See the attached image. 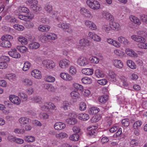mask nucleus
Listing matches in <instances>:
<instances>
[{"label":"nucleus","mask_w":147,"mask_h":147,"mask_svg":"<svg viewBox=\"0 0 147 147\" xmlns=\"http://www.w3.org/2000/svg\"><path fill=\"white\" fill-rule=\"evenodd\" d=\"M110 26H109L107 25H104L102 26V29L103 30L105 31L106 32L108 31L111 29Z\"/></svg>","instance_id":"obj_62"},{"label":"nucleus","mask_w":147,"mask_h":147,"mask_svg":"<svg viewBox=\"0 0 147 147\" xmlns=\"http://www.w3.org/2000/svg\"><path fill=\"white\" fill-rule=\"evenodd\" d=\"M107 81L106 79H102L101 80H98V83L102 85H105L107 83Z\"/></svg>","instance_id":"obj_55"},{"label":"nucleus","mask_w":147,"mask_h":147,"mask_svg":"<svg viewBox=\"0 0 147 147\" xmlns=\"http://www.w3.org/2000/svg\"><path fill=\"white\" fill-rule=\"evenodd\" d=\"M74 87L78 90H82L83 89V86L79 84L75 83L73 84Z\"/></svg>","instance_id":"obj_51"},{"label":"nucleus","mask_w":147,"mask_h":147,"mask_svg":"<svg viewBox=\"0 0 147 147\" xmlns=\"http://www.w3.org/2000/svg\"><path fill=\"white\" fill-rule=\"evenodd\" d=\"M45 36L47 39H50L52 40H55L57 38V36L55 34L52 33H47L45 34Z\"/></svg>","instance_id":"obj_18"},{"label":"nucleus","mask_w":147,"mask_h":147,"mask_svg":"<svg viewBox=\"0 0 147 147\" xmlns=\"http://www.w3.org/2000/svg\"><path fill=\"white\" fill-rule=\"evenodd\" d=\"M86 3L90 7L94 10H97L100 7L99 3L95 0H87Z\"/></svg>","instance_id":"obj_1"},{"label":"nucleus","mask_w":147,"mask_h":147,"mask_svg":"<svg viewBox=\"0 0 147 147\" xmlns=\"http://www.w3.org/2000/svg\"><path fill=\"white\" fill-rule=\"evenodd\" d=\"M57 27L61 28L65 31L69 33H71L73 30L70 28V24H69L62 23L60 22L57 24Z\"/></svg>","instance_id":"obj_2"},{"label":"nucleus","mask_w":147,"mask_h":147,"mask_svg":"<svg viewBox=\"0 0 147 147\" xmlns=\"http://www.w3.org/2000/svg\"><path fill=\"white\" fill-rule=\"evenodd\" d=\"M40 46V44L38 42H33L29 45V47L30 49H35L38 48Z\"/></svg>","instance_id":"obj_27"},{"label":"nucleus","mask_w":147,"mask_h":147,"mask_svg":"<svg viewBox=\"0 0 147 147\" xmlns=\"http://www.w3.org/2000/svg\"><path fill=\"white\" fill-rule=\"evenodd\" d=\"M30 66V63L28 62H26L24 64L22 70L24 71H26L29 69Z\"/></svg>","instance_id":"obj_45"},{"label":"nucleus","mask_w":147,"mask_h":147,"mask_svg":"<svg viewBox=\"0 0 147 147\" xmlns=\"http://www.w3.org/2000/svg\"><path fill=\"white\" fill-rule=\"evenodd\" d=\"M73 130V131L75 133V134H77L78 133L80 130V128L77 126H74L72 128Z\"/></svg>","instance_id":"obj_64"},{"label":"nucleus","mask_w":147,"mask_h":147,"mask_svg":"<svg viewBox=\"0 0 147 147\" xmlns=\"http://www.w3.org/2000/svg\"><path fill=\"white\" fill-rule=\"evenodd\" d=\"M69 61L68 60L66 59H64L60 61L59 65L61 68H65L69 66Z\"/></svg>","instance_id":"obj_6"},{"label":"nucleus","mask_w":147,"mask_h":147,"mask_svg":"<svg viewBox=\"0 0 147 147\" xmlns=\"http://www.w3.org/2000/svg\"><path fill=\"white\" fill-rule=\"evenodd\" d=\"M25 141L29 142H32L34 141L35 138L34 137L32 136H27L24 138Z\"/></svg>","instance_id":"obj_29"},{"label":"nucleus","mask_w":147,"mask_h":147,"mask_svg":"<svg viewBox=\"0 0 147 147\" xmlns=\"http://www.w3.org/2000/svg\"><path fill=\"white\" fill-rule=\"evenodd\" d=\"M71 103L68 102L67 101H64L63 103V105L62 107L65 110H67L70 109Z\"/></svg>","instance_id":"obj_28"},{"label":"nucleus","mask_w":147,"mask_h":147,"mask_svg":"<svg viewBox=\"0 0 147 147\" xmlns=\"http://www.w3.org/2000/svg\"><path fill=\"white\" fill-rule=\"evenodd\" d=\"M0 46L3 47L10 48L11 46L10 41L1 40L0 41Z\"/></svg>","instance_id":"obj_11"},{"label":"nucleus","mask_w":147,"mask_h":147,"mask_svg":"<svg viewBox=\"0 0 147 147\" xmlns=\"http://www.w3.org/2000/svg\"><path fill=\"white\" fill-rule=\"evenodd\" d=\"M102 15L103 17L106 20H112L114 19L113 16L108 12L103 11Z\"/></svg>","instance_id":"obj_12"},{"label":"nucleus","mask_w":147,"mask_h":147,"mask_svg":"<svg viewBox=\"0 0 147 147\" xmlns=\"http://www.w3.org/2000/svg\"><path fill=\"white\" fill-rule=\"evenodd\" d=\"M79 138V134H73L69 137V139L71 140L74 141H77Z\"/></svg>","instance_id":"obj_32"},{"label":"nucleus","mask_w":147,"mask_h":147,"mask_svg":"<svg viewBox=\"0 0 147 147\" xmlns=\"http://www.w3.org/2000/svg\"><path fill=\"white\" fill-rule=\"evenodd\" d=\"M13 37L10 35H5L1 37V40L10 41L13 39Z\"/></svg>","instance_id":"obj_34"},{"label":"nucleus","mask_w":147,"mask_h":147,"mask_svg":"<svg viewBox=\"0 0 147 147\" xmlns=\"http://www.w3.org/2000/svg\"><path fill=\"white\" fill-rule=\"evenodd\" d=\"M18 11L20 12L28 13L29 11V9L25 7H20L18 8Z\"/></svg>","instance_id":"obj_30"},{"label":"nucleus","mask_w":147,"mask_h":147,"mask_svg":"<svg viewBox=\"0 0 147 147\" xmlns=\"http://www.w3.org/2000/svg\"><path fill=\"white\" fill-rule=\"evenodd\" d=\"M142 124V123L141 121H137L134 123L133 125V128L134 129H139Z\"/></svg>","instance_id":"obj_37"},{"label":"nucleus","mask_w":147,"mask_h":147,"mask_svg":"<svg viewBox=\"0 0 147 147\" xmlns=\"http://www.w3.org/2000/svg\"><path fill=\"white\" fill-rule=\"evenodd\" d=\"M30 119L26 117H22L19 119V121L20 123L24 124L28 123Z\"/></svg>","instance_id":"obj_35"},{"label":"nucleus","mask_w":147,"mask_h":147,"mask_svg":"<svg viewBox=\"0 0 147 147\" xmlns=\"http://www.w3.org/2000/svg\"><path fill=\"white\" fill-rule=\"evenodd\" d=\"M46 67L48 69H52L55 66V64L52 60H48L46 61L45 64Z\"/></svg>","instance_id":"obj_19"},{"label":"nucleus","mask_w":147,"mask_h":147,"mask_svg":"<svg viewBox=\"0 0 147 147\" xmlns=\"http://www.w3.org/2000/svg\"><path fill=\"white\" fill-rule=\"evenodd\" d=\"M45 9L47 11L50 12L52 10V6L50 5H48L45 6Z\"/></svg>","instance_id":"obj_61"},{"label":"nucleus","mask_w":147,"mask_h":147,"mask_svg":"<svg viewBox=\"0 0 147 147\" xmlns=\"http://www.w3.org/2000/svg\"><path fill=\"white\" fill-rule=\"evenodd\" d=\"M114 66L117 68H121L123 67V63L120 60L115 59L113 61Z\"/></svg>","instance_id":"obj_21"},{"label":"nucleus","mask_w":147,"mask_h":147,"mask_svg":"<svg viewBox=\"0 0 147 147\" xmlns=\"http://www.w3.org/2000/svg\"><path fill=\"white\" fill-rule=\"evenodd\" d=\"M60 76L64 80L67 81H70L72 80V77L69 74L64 72H62L60 74Z\"/></svg>","instance_id":"obj_10"},{"label":"nucleus","mask_w":147,"mask_h":147,"mask_svg":"<svg viewBox=\"0 0 147 147\" xmlns=\"http://www.w3.org/2000/svg\"><path fill=\"white\" fill-rule=\"evenodd\" d=\"M128 119H123L121 121L123 125L125 127H127L129 125V122Z\"/></svg>","instance_id":"obj_52"},{"label":"nucleus","mask_w":147,"mask_h":147,"mask_svg":"<svg viewBox=\"0 0 147 147\" xmlns=\"http://www.w3.org/2000/svg\"><path fill=\"white\" fill-rule=\"evenodd\" d=\"M9 98L11 102L15 104L18 105L20 103V100L19 98L14 95H10Z\"/></svg>","instance_id":"obj_3"},{"label":"nucleus","mask_w":147,"mask_h":147,"mask_svg":"<svg viewBox=\"0 0 147 147\" xmlns=\"http://www.w3.org/2000/svg\"><path fill=\"white\" fill-rule=\"evenodd\" d=\"M31 74L32 76L37 79L40 78L42 77L40 71L38 69L33 70Z\"/></svg>","instance_id":"obj_9"},{"label":"nucleus","mask_w":147,"mask_h":147,"mask_svg":"<svg viewBox=\"0 0 147 147\" xmlns=\"http://www.w3.org/2000/svg\"><path fill=\"white\" fill-rule=\"evenodd\" d=\"M9 55L12 57L15 58H19L21 57L20 54L17 52L16 49H12L8 52Z\"/></svg>","instance_id":"obj_4"},{"label":"nucleus","mask_w":147,"mask_h":147,"mask_svg":"<svg viewBox=\"0 0 147 147\" xmlns=\"http://www.w3.org/2000/svg\"><path fill=\"white\" fill-rule=\"evenodd\" d=\"M82 73L86 75H92L93 73V70L92 69L84 68L82 70Z\"/></svg>","instance_id":"obj_20"},{"label":"nucleus","mask_w":147,"mask_h":147,"mask_svg":"<svg viewBox=\"0 0 147 147\" xmlns=\"http://www.w3.org/2000/svg\"><path fill=\"white\" fill-rule=\"evenodd\" d=\"M26 17L27 20H32L34 17V14L32 13H29H29H26Z\"/></svg>","instance_id":"obj_57"},{"label":"nucleus","mask_w":147,"mask_h":147,"mask_svg":"<svg viewBox=\"0 0 147 147\" xmlns=\"http://www.w3.org/2000/svg\"><path fill=\"white\" fill-rule=\"evenodd\" d=\"M127 64L128 66L132 69H135L136 68V66L135 63L131 60H127Z\"/></svg>","instance_id":"obj_31"},{"label":"nucleus","mask_w":147,"mask_h":147,"mask_svg":"<svg viewBox=\"0 0 147 147\" xmlns=\"http://www.w3.org/2000/svg\"><path fill=\"white\" fill-rule=\"evenodd\" d=\"M13 27L15 29L19 31H22L24 28V27L23 26L18 24L14 25Z\"/></svg>","instance_id":"obj_43"},{"label":"nucleus","mask_w":147,"mask_h":147,"mask_svg":"<svg viewBox=\"0 0 147 147\" xmlns=\"http://www.w3.org/2000/svg\"><path fill=\"white\" fill-rule=\"evenodd\" d=\"M45 80L48 82H53L55 79L54 77L51 76H48L45 78Z\"/></svg>","instance_id":"obj_47"},{"label":"nucleus","mask_w":147,"mask_h":147,"mask_svg":"<svg viewBox=\"0 0 147 147\" xmlns=\"http://www.w3.org/2000/svg\"><path fill=\"white\" fill-rule=\"evenodd\" d=\"M79 106V109L81 111H84L86 109V104L84 102H81L80 103Z\"/></svg>","instance_id":"obj_48"},{"label":"nucleus","mask_w":147,"mask_h":147,"mask_svg":"<svg viewBox=\"0 0 147 147\" xmlns=\"http://www.w3.org/2000/svg\"><path fill=\"white\" fill-rule=\"evenodd\" d=\"M116 75L114 72H110L108 76V79L111 82H115L116 80Z\"/></svg>","instance_id":"obj_16"},{"label":"nucleus","mask_w":147,"mask_h":147,"mask_svg":"<svg viewBox=\"0 0 147 147\" xmlns=\"http://www.w3.org/2000/svg\"><path fill=\"white\" fill-rule=\"evenodd\" d=\"M118 39V40L123 45H126L129 44L128 40L123 37H119Z\"/></svg>","instance_id":"obj_17"},{"label":"nucleus","mask_w":147,"mask_h":147,"mask_svg":"<svg viewBox=\"0 0 147 147\" xmlns=\"http://www.w3.org/2000/svg\"><path fill=\"white\" fill-rule=\"evenodd\" d=\"M82 82L85 84H89L91 83V79L88 77L83 78L81 80Z\"/></svg>","instance_id":"obj_36"},{"label":"nucleus","mask_w":147,"mask_h":147,"mask_svg":"<svg viewBox=\"0 0 147 147\" xmlns=\"http://www.w3.org/2000/svg\"><path fill=\"white\" fill-rule=\"evenodd\" d=\"M24 83L25 85L30 86L32 84V82L31 80L28 78H26L24 80Z\"/></svg>","instance_id":"obj_49"},{"label":"nucleus","mask_w":147,"mask_h":147,"mask_svg":"<svg viewBox=\"0 0 147 147\" xmlns=\"http://www.w3.org/2000/svg\"><path fill=\"white\" fill-rule=\"evenodd\" d=\"M81 13L82 14L88 16V15L90 14V11L87 9L85 8H82L80 10Z\"/></svg>","instance_id":"obj_46"},{"label":"nucleus","mask_w":147,"mask_h":147,"mask_svg":"<svg viewBox=\"0 0 147 147\" xmlns=\"http://www.w3.org/2000/svg\"><path fill=\"white\" fill-rule=\"evenodd\" d=\"M32 3L34 5V7L36 6V10H39V7H38L36 6V5H37L38 3V1L36 0H32L31 1Z\"/></svg>","instance_id":"obj_63"},{"label":"nucleus","mask_w":147,"mask_h":147,"mask_svg":"<svg viewBox=\"0 0 147 147\" xmlns=\"http://www.w3.org/2000/svg\"><path fill=\"white\" fill-rule=\"evenodd\" d=\"M140 18L144 23L147 24V15L146 16L144 14L141 15Z\"/></svg>","instance_id":"obj_53"},{"label":"nucleus","mask_w":147,"mask_h":147,"mask_svg":"<svg viewBox=\"0 0 147 147\" xmlns=\"http://www.w3.org/2000/svg\"><path fill=\"white\" fill-rule=\"evenodd\" d=\"M107 96H102L99 97L98 99L99 102L101 103H105L107 101Z\"/></svg>","instance_id":"obj_50"},{"label":"nucleus","mask_w":147,"mask_h":147,"mask_svg":"<svg viewBox=\"0 0 147 147\" xmlns=\"http://www.w3.org/2000/svg\"><path fill=\"white\" fill-rule=\"evenodd\" d=\"M137 34L138 35L141 36H146L147 35V33L143 31H137Z\"/></svg>","instance_id":"obj_59"},{"label":"nucleus","mask_w":147,"mask_h":147,"mask_svg":"<svg viewBox=\"0 0 147 147\" xmlns=\"http://www.w3.org/2000/svg\"><path fill=\"white\" fill-rule=\"evenodd\" d=\"M99 109L98 108L96 107H92L90 108L88 112L90 114L92 115L95 114L98 112Z\"/></svg>","instance_id":"obj_25"},{"label":"nucleus","mask_w":147,"mask_h":147,"mask_svg":"<svg viewBox=\"0 0 147 147\" xmlns=\"http://www.w3.org/2000/svg\"><path fill=\"white\" fill-rule=\"evenodd\" d=\"M32 100L34 101V102L40 103L42 102V99L41 97L38 96H36L33 98H32Z\"/></svg>","instance_id":"obj_40"},{"label":"nucleus","mask_w":147,"mask_h":147,"mask_svg":"<svg viewBox=\"0 0 147 147\" xmlns=\"http://www.w3.org/2000/svg\"><path fill=\"white\" fill-rule=\"evenodd\" d=\"M65 127V123L58 122L56 123L54 125L55 129L57 130H61L64 129Z\"/></svg>","instance_id":"obj_8"},{"label":"nucleus","mask_w":147,"mask_h":147,"mask_svg":"<svg viewBox=\"0 0 147 147\" xmlns=\"http://www.w3.org/2000/svg\"><path fill=\"white\" fill-rule=\"evenodd\" d=\"M70 95L72 98L76 99L79 97L80 94L77 91H73L71 93Z\"/></svg>","instance_id":"obj_41"},{"label":"nucleus","mask_w":147,"mask_h":147,"mask_svg":"<svg viewBox=\"0 0 147 147\" xmlns=\"http://www.w3.org/2000/svg\"><path fill=\"white\" fill-rule=\"evenodd\" d=\"M109 25L111 28L114 30L118 29L119 26V25L118 23L113 21H111L110 22Z\"/></svg>","instance_id":"obj_24"},{"label":"nucleus","mask_w":147,"mask_h":147,"mask_svg":"<svg viewBox=\"0 0 147 147\" xmlns=\"http://www.w3.org/2000/svg\"><path fill=\"white\" fill-rule=\"evenodd\" d=\"M90 42L86 39L84 38L81 39L79 41V44L81 46L86 47L89 46Z\"/></svg>","instance_id":"obj_15"},{"label":"nucleus","mask_w":147,"mask_h":147,"mask_svg":"<svg viewBox=\"0 0 147 147\" xmlns=\"http://www.w3.org/2000/svg\"><path fill=\"white\" fill-rule=\"evenodd\" d=\"M78 63L81 66H84L88 64V62L86 58L82 57L78 59Z\"/></svg>","instance_id":"obj_7"},{"label":"nucleus","mask_w":147,"mask_h":147,"mask_svg":"<svg viewBox=\"0 0 147 147\" xmlns=\"http://www.w3.org/2000/svg\"><path fill=\"white\" fill-rule=\"evenodd\" d=\"M48 109H55V106L54 104L51 102H49L46 103Z\"/></svg>","instance_id":"obj_56"},{"label":"nucleus","mask_w":147,"mask_h":147,"mask_svg":"<svg viewBox=\"0 0 147 147\" xmlns=\"http://www.w3.org/2000/svg\"><path fill=\"white\" fill-rule=\"evenodd\" d=\"M90 59L91 62L94 63H98L99 61V59L95 56H92L90 58Z\"/></svg>","instance_id":"obj_42"},{"label":"nucleus","mask_w":147,"mask_h":147,"mask_svg":"<svg viewBox=\"0 0 147 147\" xmlns=\"http://www.w3.org/2000/svg\"><path fill=\"white\" fill-rule=\"evenodd\" d=\"M8 65L6 62H0V69H4L7 68Z\"/></svg>","instance_id":"obj_54"},{"label":"nucleus","mask_w":147,"mask_h":147,"mask_svg":"<svg viewBox=\"0 0 147 147\" xmlns=\"http://www.w3.org/2000/svg\"><path fill=\"white\" fill-rule=\"evenodd\" d=\"M95 74L96 76L98 78L102 77L104 76V74L102 71L99 69L95 70Z\"/></svg>","instance_id":"obj_39"},{"label":"nucleus","mask_w":147,"mask_h":147,"mask_svg":"<svg viewBox=\"0 0 147 147\" xmlns=\"http://www.w3.org/2000/svg\"><path fill=\"white\" fill-rule=\"evenodd\" d=\"M69 71L71 74L75 75L76 74V70L74 67L71 66L69 68Z\"/></svg>","instance_id":"obj_60"},{"label":"nucleus","mask_w":147,"mask_h":147,"mask_svg":"<svg viewBox=\"0 0 147 147\" xmlns=\"http://www.w3.org/2000/svg\"><path fill=\"white\" fill-rule=\"evenodd\" d=\"M78 117L79 119L83 121L87 120L89 119L88 115L85 113L80 114Z\"/></svg>","instance_id":"obj_26"},{"label":"nucleus","mask_w":147,"mask_h":147,"mask_svg":"<svg viewBox=\"0 0 147 147\" xmlns=\"http://www.w3.org/2000/svg\"><path fill=\"white\" fill-rule=\"evenodd\" d=\"M17 49L20 52L24 53L28 50L27 48L24 46H18L17 47Z\"/></svg>","instance_id":"obj_33"},{"label":"nucleus","mask_w":147,"mask_h":147,"mask_svg":"<svg viewBox=\"0 0 147 147\" xmlns=\"http://www.w3.org/2000/svg\"><path fill=\"white\" fill-rule=\"evenodd\" d=\"M50 27L46 25H40L38 28L39 30L42 32H47L50 29Z\"/></svg>","instance_id":"obj_22"},{"label":"nucleus","mask_w":147,"mask_h":147,"mask_svg":"<svg viewBox=\"0 0 147 147\" xmlns=\"http://www.w3.org/2000/svg\"><path fill=\"white\" fill-rule=\"evenodd\" d=\"M49 115L47 113H42L40 114V117L41 119H47L48 118Z\"/></svg>","instance_id":"obj_58"},{"label":"nucleus","mask_w":147,"mask_h":147,"mask_svg":"<svg viewBox=\"0 0 147 147\" xmlns=\"http://www.w3.org/2000/svg\"><path fill=\"white\" fill-rule=\"evenodd\" d=\"M66 122L70 125H74L76 124L78 122L77 119L72 117L67 119L66 120Z\"/></svg>","instance_id":"obj_23"},{"label":"nucleus","mask_w":147,"mask_h":147,"mask_svg":"<svg viewBox=\"0 0 147 147\" xmlns=\"http://www.w3.org/2000/svg\"><path fill=\"white\" fill-rule=\"evenodd\" d=\"M19 41L21 42L22 45H26L28 43L27 39L22 36L18 37V38Z\"/></svg>","instance_id":"obj_38"},{"label":"nucleus","mask_w":147,"mask_h":147,"mask_svg":"<svg viewBox=\"0 0 147 147\" xmlns=\"http://www.w3.org/2000/svg\"><path fill=\"white\" fill-rule=\"evenodd\" d=\"M56 137L59 139H62L63 138L67 137V135L64 133H61L59 134H57L56 135Z\"/></svg>","instance_id":"obj_44"},{"label":"nucleus","mask_w":147,"mask_h":147,"mask_svg":"<svg viewBox=\"0 0 147 147\" xmlns=\"http://www.w3.org/2000/svg\"><path fill=\"white\" fill-rule=\"evenodd\" d=\"M131 39L139 42H145V39L142 36L136 35H133L131 36Z\"/></svg>","instance_id":"obj_5"},{"label":"nucleus","mask_w":147,"mask_h":147,"mask_svg":"<svg viewBox=\"0 0 147 147\" xmlns=\"http://www.w3.org/2000/svg\"><path fill=\"white\" fill-rule=\"evenodd\" d=\"M88 35L90 37L95 41L98 42L101 40L100 37L95 33L90 32Z\"/></svg>","instance_id":"obj_14"},{"label":"nucleus","mask_w":147,"mask_h":147,"mask_svg":"<svg viewBox=\"0 0 147 147\" xmlns=\"http://www.w3.org/2000/svg\"><path fill=\"white\" fill-rule=\"evenodd\" d=\"M126 53L128 55L133 57H136L138 54L133 50L130 49H127L125 50Z\"/></svg>","instance_id":"obj_13"}]
</instances>
